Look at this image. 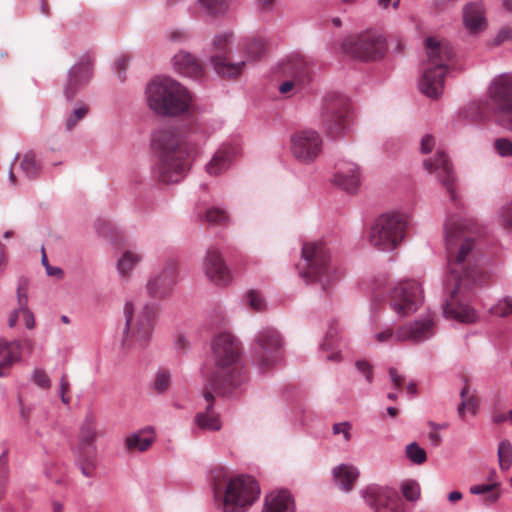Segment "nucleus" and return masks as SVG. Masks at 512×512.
<instances>
[{"mask_svg": "<svg viewBox=\"0 0 512 512\" xmlns=\"http://www.w3.org/2000/svg\"><path fill=\"white\" fill-rule=\"evenodd\" d=\"M480 227L472 218L450 214L445 224V245L448 257L450 297L443 306L447 318L474 323L476 310L469 304L473 289L483 282V275L473 263Z\"/></svg>", "mask_w": 512, "mask_h": 512, "instance_id": "nucleus-1", "label": "nucleus"}, {"mask_svg": "<svg viewBox=\"0 0 512 512\" xmlns=\"http://www.w3.org/2000/svg\"><path fill=\"white\" fill-rule=\"evenodd\" d=\"M153 143L158 153L157 178L164 183L179 182L198 153L196 136L184 129H164L154 135Z\"/></svg>", "mask_w": 512, "mask_h": 512, "instance_id": "nucleus-2", "label": "nucleus"}, {"mask_svg": "<svg viewBox=\"0 0 512 512\" xmlns=\"http://www.w3.org/2000/svg\"><path fill=\"white\" fill-rule=\"evenodd\" d=\"M212 352L215 370L209 375L207 384L223 395L229 394L243 381L241 343L230 332H222L213 339Z\"/></svg>", "mask_w": 512, "mask_h": 512, "instance_id": "nucleus-3", "label": "nucleus"}, {"mask_svg": "<svg viewBox=\"0 0 512 512\" xmlns=\"http://www.w3.org/2000/svg\"><path fill=\"white\" fill-rule=\"evenodd\" d=\"M149 107L158 115L190 114L193 108L188 90L171 78H156L147 86Z\"/></svg>", "mask_w": 512, "mask_h": 512, "instance_id": "nucleus-4", "label": "nucleus"}, {"mask_svg": "<svg viewBox=\"0 0 512 512\" xmlns=\"http://www.w3.org/2000/svg\"><path fill=\"white\" fill-rule=\"evenodd\" d=\"M425 46L428 66L423 71L420 89L427 97L437 99L443 92L444 77L454 51L447 41H439L434 37H428Z\"/></svg>", "mask_w": 512, "mask_h": 512, "instance_id": "nucleus-5", "label": "nucleus"}, {"mask_svg": "<svg viewBox=\"0 0 512 512\" xmlns=\"http://www.w3.org/2000/svg\"><path fill=\"white\" fill-rule=\"evenodd\" d=\"M299 269L302 277L320 283L324 290L339 278L336 267L331 263L329 251L322 242L304 244Z\"/></svg>", "mask_w": 512, "mask_h": 512, "instance_id": "nucleus-6", "label": "nucleus"}, {"mask_svg": "<svg viewBox=\"0 0 512 512\" xmlns=\"http://www.w3.org/2000/svg\"><path fill=\"white\" fill-rule=\"evenodd\" d=\"M126 328L122 345L126 349H141L151 339L155 323L156 310L154 306L145 305L136 310L132 302H127L124 307Z\"/></svg>", "mask_w": 512, "mask_h": 512, "instance_id": "nucleus-7", "label": "nucleus"}, {"mask_svg": "<svg viewBox=\"0 0 512 512\" xmlns=\"http://www.w3.org/2000/svg\"><path fill=\"white\" fill-rule=\"evenodd\" d=\"M408 224L407 215L384 213L377 217L369 230V243L379 251L394 250L403 241Z\"/></svg>", "mask_w": 512, "mask_h": 512, "instance_id": "nucleus-8", "label": "nucleus"}, {"mask_svg": "<svg viewBox=\"0 0 512 512\" xmlns=\"http://www.w3.org/2000/svg\"><path fill=\"white\" fill-rule=\"evenodd\" d=\"M387 49L385 38L375 30L350 35L341 44L343 53L361 61H377Z\"/></svg>", "mask_w": 512, "mask_h": 512, "instance_id": "nucleus-9", "label": "nucleus"}, {"mask_svg": "<svg viewBox=\"0 0 512 512\" xmlns=\"http://www.w3.org/2000/svg\"><path fill=\"white\" fill-rule=\"evenodd\" d=\"M260 493L257 482L250 476H238L229 480L222 502L223 512H245Z\"/></svg>", "mask_w": 512, "mask_h": 512, "instance_id": "nucleus-10", "label": "nucleus"}, {"mask_svg": "<svg viewBox=\"0 0 512 512\" xmlns=\"http://www.w3.org/2000/svg\"><path fill=\"white\" fill-rule=\"evenodd\" d=\"M349 102L340 94H329L324 99L322 124L332 137L344 133L348 127Z\"/></svg>", "mask_w": 512, "mask_h": 512, "instance_id": "nucleus-11", "label": "nucleus"}, {"mask_svg": "<svg viewBox=\"0 0 512 512\" xmlns=\"http://www.w3.org/2000/svg\"><path fill=\"white\" fill-rule=\"evenodd\" d=\"M290 151L298 162L311 164L323 151V139L317 131L312 129L297 131L291 136Z\"/></svg>", "mask_w": 512, "mask_h": 512, "instance_id": "nucleus-12", "label": "nucleus"}, {"mask_svg": "<svg viewBox=\"0 0 512 512\" xmlns=\"http://www.w3.org/2000/svg\"><path fill=\"white\" fill-rule=\"evenodd\" d=\"M423 299L421 285L414 280L398 283L391 292L390 306L400 316L414 313Z\"/></svg>", "mask_w": 512, "mask_h": 512, "instance_id": "nucleus-13", "label": "nucleus"}, {"mask_svg": "<svg viewBox=\"0 0 512 512\" xmlns=\"http://www.w3.org/2000/svg\"><path fill=\"white\" fill-rule=\"evenodd\" d=\"M282 348L279 333L270 327L260 330L254 339L253 353L261 369H268L276 362Z\"/></svg>", "mask_w": 512, "mask_h": 512, "instance_id": "nucleus-14", "label": "nucleus"}, {"mask_svg": "<svg viewBox=\"0 0 512 512\" xmlns=\"http://www.w3.org/2000/svg\"><path fill=\"white\" fill-rule=\"evenodd\" d=\"M433 326V320L431 318H427L425 320L404 325L400 327L396 333L393 332V329L388 328L377 333L376 339L380 343H385L392 339L399 342L411 341L417 343L430 338L434 334Z\"/></svg>", "mask_w": 512, "mask_h": 512, "instance_id": "nucleus-15", "label": "nucleus"}, {"mask_svg": "<svg viewBox=\"0 0 512 512\" xmlns=\"http://www.w3.org/2000/svg\"><path fill=\"white\" fill-rule=\"evenodd\" d=\"M231 34L225 33L215 37L213 48L215 53L211 56V63L218 75L223 78L233 79L242 73L245 65L244 61L232 62L227 56L226 51L230 43Z\"/></svg>", "mask_w": 512, "mask_h": 512, "instance_id": "nucleus-16", "label": "nucleus"}, {"mask_svg": "<svg viewBox=\"0 0 512 512\" xmlns=\"http://www.w3.org/2000/svg\"><path fill=\"white\" fill-rule=\"evenodd\" d=\"M365 503L375 512H404L403 503L396 490L377 485L363 491Z\"/></svg>", "mask_w": 512, "mask_h": 512, "instance_id": "nucleus-17", "label": "nucleus"}, {"mask_svg": "<svg viewBox=\"0 0 512 512\" xmlns=\"http://www.w3.org/2000/svg\"><path fill=\"white\" fill-rule=\"evenodd\" d=\"M495 110L505 117L507 127L512 130V77L502 76L489 89Z\"/></svg>", "mask_w": 512, "mask_h": 512, "instance_id": "nucleus-18", "label": "nucleus"}, {"mask_svg": "<svg viewBox=\"0 0 512 512\" xmlns=\"http://www.w3.org/2000/svg\"><path fill=\"white\" fill-rule=\"evenodd\" d=\"M178 264L174 259L167 260L162 269L151 277L146 285L148 294L152 298H164L173 289L177 282Z\"/></svg>", "mask_w": 512, "mask_h": 512, "instance_id": "nucleus-19", "label": "nucleus"}, {"mask_svg": "<svg viewBox=\"0 0 512 512\" xmlns=\"http://www.w3.org/2000/svg\"><path fill=\"white\" fill-rule=\"evenodd\" d=\"M280 71L285 76L293 79L283 82L279 86L281 94L286 95L294 88L303 86L309 77V68L306 61L301 56H292L280 64Z\"/></svg>", "mask_w": 512, "mask_h": 512, "instance_id": "nucleus-20", "label": "nucleus"}, {"mask_svg": "<svg viewBox=\"0 0 512 512\" xmlns=\"http://www.w3.org/2000/svg\"><path fill=\"white\" fill-rule=\"evenodd\" d=\"M423 166L429 173H436L438 179L450 194L451 199L456 201L455 177L446 154L443 151H438L434 158L424 160Z\"/></svg>", "mask_w": 512, "mask_h": 512, "instance_id": "nucleus-21", "label": "nucleus"}, {"mask_svg": "<svg viewBox=\"0 0 512 512\" xmlns=\"http://www.w3.org/2000/svg\"><path fill=\"white\" fill-rule=\"evenodd\" d=\"M203 269L207 278L218 286H225L231 281V273L221 252L217 248H209L203 261Z\"/></svg>", "mask_w": 512, "mask_h": 512, "instance_id": "nucleus-22", "label": "nucleus"}, {"mask_svg": "<svg viewBox=\"0 0 512 512\" xmlns=\"http://www.w3.org/2000/svg\"><path fill=\"white\" fill-rule=\"evenodd\" d=\"M92 65L93 60L90 56H84L70 69L64 87V94L68 100L72 99L88 83L92 76Z\"/></svg>", "mask_w": 512, "mask_h": 512, "instance_id": "nucleus-23", "label": "nucleus"}, {"mask_svg": "<svg viewBox=\"0 0 512 512\" xmlns=\"http://www.w3.org/2000/svg\"><path fill=\"white\" fill-rule=\"evenodd\" d=\"M333 183L349 193H355L361 184L359 166L348 160H340L335 165Z\"/></svg>", "mask_w": 512, "mask_h": 512, "instance_id": "nucleus-24", "label": "nucleus"}, {"mask_svg": "<svg viewBox=\"0 0 512 512\" xmlns=\"http://www.w3.org/2000/svg\"><path fill=\"white\" fill-rule=\"evenodd\" d=\"M214 393L222 395L211 388L209 384H206L203 390V398L206 403L205 409L204 411H199L195 416V422L202 430L218 431L222 426L220 416L214 410Z\"/></svg>", "mask_w": 512, "mask_h": 512, "instance_id": "nucleus-25", "label": "nucleus"}, {"mask_svg": "<svg viewBox=\"0 0 512 512\" xmlns=\"http://www.w3.org/2000/svg\"><path fill=\"white\" fill-rule=\"evenodd\" d=\"M22 360V343L18 339L0 338V377L9 375L10 368Z\"/></svg>", "mask_w": 512, "mask_h": 512, "instance_id": "nucleus-26", "label": "nucleus"}, {"mask_svg": "<svg viewBox=\"0 0 512 512\" xmlns=\"http://www.w3.org/2000/svg\"><path fill=\"white\" fill-rule=\"evenodd\" d=\"M174 68L182 75L193 79H202L205 75L203 64L191 53L180 51L173 58Z\"/></svg>", "mask_w": 512, "mask_h": 512, "instance_id": "nucleus-27", "label": "nucleus"}, {"mask_svg": "<svg viewBox=\"0 0 512 512\" xmlns=\"http://www.w3.org/2000/svg\"><path fill=\"white\" fill-rule=\"evenodd\" d=\"M99 435L95 416L86 415L79 430L77 453L97 451L95 441Z\"/></svg>", "mask_w": 512, "mask_h": 512, "instance_id": "nucleus-28", "label": "nucleus"}, {"mask_svg": "<svg viewBox=\"0 0 512 512\" xmlns=\"http://www.w3.org/2000/svg\"><path fill=\"white\" fill-rule=\"evenodd\" d=\"M463 21L471 33H479L486 28L485 8L482 2H470L463 8Z\"/></svg>", "mask_w": 512, "mask_h": 512, "instance_id": "nucleus-29", "label": "nucleus"}, {"mask_svg": "<svg viewBox=\"0 0 512 512\" xmlns=\"http://www.w3.org/2000/svg\"><path fill=\"white\" fill-rule=\"evenodd\" d=\"M294 501L287 490L271 492L265 500V512H294Z\"/></svg>", "mask_w": 512, "mask_h": 512, "instance_id": "nucleus-30", "label": "nucleus"}, {"mask_svg": "<svg viewBox=\"0 0 512 512\" xmlns=\"http://www.w3.org/2000/svg\"><path fill=\"white\" fill-rule=\"evenodd\" d=\"M234 157V149L231 146L220 147L212 159L206 165V171L211 176H217L226 171Z\"/></svg>", "mask_w": 512, "mask_h": 512, "instance_id": "nucleus-31", "label": "nucleus"}, {"mask_svg": "<svg viewBox=\"0 0 512 512\" xmlns=\"http://www.w3.org/2000/svg\"><path fill=\"white\" fill-rule=\"evenodd\" d=\"M333 476L336 484L342 490L348 492L352 490L359 476V471L352 465L341 464L333 469Z\"/></svg>", "mask_w": 512, "mask_h": 512, "instance_id": "nucleus-32", "label": "nucleus"}, {"mask_svg": "<svg viewBox=\"0 0 512 512\" xmlns=\"http://www.w3.org/2000/svg\"><path fill=\"white\" fill-rule=\"evenodd\" d=\"M154 430L151 427L141 430L126 438V447L129 451L144 452L150 448L154 442Z\"/></svg>", "mask_w": 512, "mask_h": 512, "instance_id": "nucleus-33", "label": "nucleus"}, {"mask_svg": "<svg viewBox=\"0 0 512 512\" xmlns=\"http://www.w3.org/2000/svg\"><path fill=\"white\" fill-rule=\"evenodd\" d=\"M17 304L20 305V310H22V317L26 328L29 330L34 329L36 326V321L33 312L28 307V293L26 281H23L18 285Z\"/></svg>", "mask_w": 512, "mask_h": 512, "instance_id": "nucleus-34", "label": "nucleus"}, {"mask_svg": "<svg viewBox=\"0 0 512 512\" xmlns=\"http://www.w3.org/2000/svg\"><path fill=\"white\" fill-rule=\"evenodd\" d=\"M460 398L461 402L457 408L459 417L464 420L466 411L475 415L477 413L479 401L474 393H470V386L467 381L461 389Z\"/></svg>", "mask_w": 512, "mask_h": 512, "instance_id": "nucleus-35", "label": "nucleus"}, {"mask_svg": "<svg viewBox=\"0 0 512 512\" xmlns=\"http://www.w3.org/2000/svg\"><path fill=\"white\" fill-rule=\"evenodd\" d=\"M498 482L491 484L473 485L469 488V491L473 495H485L483 498V504L490 506L496 503L500 498V492L497 491L499 487Z\"/></svg>", "mask_w": 512, "mask_h": 512, "instance_id": "nucleus-36", "label": "nucleus"}, {"mask_svg": "<svg viewBox=\"0 0 512 512\" xmlns=\"http://www.w3.org/2000/svg\"><path fill=\"white\" fill-rule=\"evenodd\" d=\"M141 259V254L132 250H126L118 260V271L122 276H128Z\"/></svg>", "mask_w": 512, "mask_h": 512, "instance_id": "nucleus-37", "label": "nucleus"}, {"mask_svg": "<svg viewBox=\"0 0 512 512\" xmlns=\"http://www.w3.org/2000/svg\"><path fill=\"white\" fill-rule=\"evenodd\" d=\"M96 454L97 451H93L91 453L88 452H78V461L80 464V469L86 477H93L96 471Z\"/></svg>", "mask_w": 512, "mask_h": 512, "instance_id": "nucleus-38", "label": "nucleus"}, {"mask_svg": "<svg viewBox=\"0 0 512 512\" xmlns=\"http://www.w3.org/2000/svg\"><path fill=\"white\" fill-rule=\"evenodd\" d=\"M231 0H198L200 7L209 15L219 16L226 13Z\"/></svg>", "mask_w": 512, "mask_h": 512, "instance_id": "nucleus-39", "label": "nucleus"}, {"mask_svg": "<svg viewBox=\"0 0 512 512\" xmlns=\"http://www.w3.org/2000/svg\"><path fill=\"white\" fill-rule=\"evenodd\" d=\"M498 460L502 470H508L512 465V445L506 439L499 442Z\"/></svg>", "mask_w": 512, "mask_h": 512, "instance_id": "nucleus-40", "label": "nucleus"}, {"mask_svg": "<svg viewBox=\"0 0 512 512\" xmlns=\"http://www.w3.org/2000/svg\"><path fill=\"white\" fill-rule=\"evenodd\" d=\"M245 51L249 58H260L266 51V42L263 38H252L245 44Z\"/></svg>", "mask_w": 512, "mask_h": 512, "instance_id": "nucleus-41", "label": "nucleus"}, {"mask_svg": "<svg viewBox=\"0 0 512 512\" xmlns=\"http://www.w3.org/2000/svg\"><path fill=\"white\" fill-rule=\"evenodd\" d=\"M20 168L28 178H35L39 171V165L32 152L26 153L21 162Z\"/></svg>", "mask_w": 512, "mask_h": 512, "instance_id": "nucleus-42", "label": "nucleus"}, {"mask_svg": "<svg viewBox=\"0 0 512 512\" xmlns=\"http://www.w3.org/2000/svg\"><path fill=\"white\" fill-rule=\"evenodd\" d=\"M203 218L205 221L211 225H224L228 221V215L225 210L220 208H210L208 209Z\"/></svg>", "mask_w": 512, "mask_h": 512, "instance_id": "nucleus-43", "label": "nucleus"}, {"mask_svg": "<svg viewBox=\"0 0 512 512\" xmlns=\"http://www.w3.org/2000/svg\"><path fill=\"white\" fill-rule=\"evenodd\" d=\"M490 314L497 317H507L512 314V297L500 299L489 310Z\"/></svg>", "mask_w": 512, "mask_h": 512, "instance_id": "nucleus-44", "label": "nucleus"}, {"mask_svg": "<svg viewBox=\"0 0 512 512\" xmlns=\"http://www.w3.org/2000/svg\"><path fill=\"white\" fill-rule=\"evenodd\" d=\"M407 458L415 464H423L427 460L426 452L417 443L413 442L406 446Z\"/></svg>", "mask_w": 512, "mask_h": 512, "instance_id": "nucleus-45", "label": "nucleus"}, {"mask_svg": "<svg viewBox=\"0 0 512 512\" xmlns=\"http://www.w3.org/2000/svg\"><path fill=\"white\" fill-rule=\"evenodd\" d=\"M171 377L168 371L159 370L153 381V390L156 393H164L170 386Z\"/></svg>", "mask_w": 512, "mask_h": 512, "instance_id": "nucleus-46", "label": "nucleus"}, {"mask_svg": "<svg viewBox=\"0 0 512 512\" xmlns=\"http://www.w3.org/2000/svg\"><path fill=\"white\" fill-rule=\"evenodd\" d=\"M89 107L85 104L75 108L66 120V129L72 130L79 121H81L88 113Z\"/></svg>", "mask_w": 512, "mask_h": 512, "instance_id": "nucleus-47", "label": "nucleus"}, {"mask_svg": "<svg viewBox=\"0 0 512 512\" xmlns=\"http://www.w3.org/2000/svg\"><path fill=\"white\" fill-rule=\"evenodd\" d=\"M500 225L508 233L512 234V202L504 205L499 211Z\"/></svg>", "mask_w": 512, "mask_h": 512, "instance_id": "nucleus-48", "label": "nucleus"}, {"mask_svg": "<svg viewBox=\"0 0 512 512\" xmlns=\"http://www.w3.org/2000/svg\"><path fill=\"white\" fill-rule=\"evenodd\" d=\"M338 334H339L338 325L336 323H333L329 327L328 331L326 332L324 341H323V343L321 345L322 349L323 350H330V349H332L336 345V343H337Z\"/></svg>", "mask_w": 512, "mask_h": 512, "instance_id": "nucleus-49", "label": "nucleus"}, {"mask_svg": "<svg viewBox=\"0 0 512 512\" xmlns=\"http://www.w3.org/2000/svg\"><path fill=\"white\" fill-rule=\"evenodd\" d=\"M246 298L251 309L262 311L265 308V301L260 292L250 290L247 292Z\"/></svg>", "mask_w": 512, "mask_h": 512, "instance_id": "nucleus-50", "label": "nucleus"}, {"mask_svg": "<svg viewBox=\"0 0 512 512\" xmlns=\"http://www.w3.org/2000/svg\"><path fill=\"white\" fill-rule=\"evenodd\" d=\"M32 381L42 389H49L51 387V380L45 370L37 368L32 373Z\"/></svg>", "mask_w": 512, "mask_h": 512, "instance_id": "nucleus-51", "label": "nucleus"}, {"mask_svg": "<svg viewBox=\"0 0 512 512\" xmlns=\"http://www.w3.org/2000/svg\"><path fill=\"white\" fill-rule=\"evenodd\" d=\"M404 497L409 501H415L420 496L419 485L414 481H407L402 486Z\"/></svg>", "mask_w": 512, "mask_h": 512, "instance_id": "nucleus-52", "label": "nucleus"}, {"mask_svg": "<svg viewBox=\"0 0 512 512\" xmlns=\"http://www.w3.org/2000/svg\"><path fill=\"white\" fill-rule=\"evenodd\" d=\"M494 146L499 155L503 157L512 156V142L508 139H497Z\"/></svg>", "mask_w": 512, "mask_h": 512, "instance_id": "nucleus-53", "label": "nucleus"}, {"mask_svg": "<svg viewBox=\"0 0 512 512\" xmlns=\"http://www.w3.org/2000/svg\"><path fill=\"white\" fill-rule=\"evenodd\" d=\"M351 424L348 422L336 423L333 425V433L335 435L342 434L344 440L349 442L351 440Z\"/></svg>", "mask_w": 512, "mask_h": 512, "instance_id": "nucleus-54", "label": "nucleus"}, {"mask_svg": "<svg viewBox=\"0 0 512 512\" xmlns=\"http://www.w3.org/2000/svg\"><path fill=\"white\" fill-rule=\"evenodd\" d=\"M7 458L5 455L0 456V500L5 493Z\"/></svg>", "mask_w": 512, "mask_h": 512, "instance_id": "nucleus-55", "label": "nucleus"}, {"mask_svg": "<svg viewBox=\"0 0 512 512\" xmlns=\"http://www.w3.org/2000/svg\"><path fill=\"white\" fill-rule=\"evenodd\" d=\"M356 368L358 369L359 372H361L366 377V380L369 383L372 382L373 371H372L371 365L368 362H366L364 360L357 361Z\"/></svg>", "mask_w": 512, "mask_h": 512, "instance_id": "nucleus-56", "label": "nucleus"}, {"mask_svg": "<svg viewBox=\"0 0 512 512\" xmlns=\"http://www.w3.org/2000/svg\"><path fill=\"white\" fill-rule=\"evenodd\" d=\"M70 384L66 375H63L60 379V397L64 404H68L70 398L67 396L69 392Z\"/></svg>", "mask_w": 512, "mask_h": 512, "instance_id": "nucleus-57", "label": "nucleus"}, {"mask_svg": "<svg viewBox=\"0 0 512 512\" xmlns=\"http://www.w3.org/2000/svg\"><path fill=\"white\" fill-rule=\"evenodd\" d=\"M389 375L393 383V386L396 389H400L404 384V377L398 373L397 369L392 367L389 369Z\"/></svg>", "mask_w": 512, "mask_h": 512, "instance_id": "nucleus-58", "label": "nucleus"}, {"mask_svg": "<svg viewBox=\"0 0 512 512\" xmlns=\"http://www.w3.org/2000/svg\"><path fill=\"white\" fill-rule=\"evenodd\" d=\"M434 145H435L434 137L431 135H425L421 140V152L424 154L431 152Z\"/></svg>", "mask_w": 512, "mask_h": 512, "instance_id": "nucleus-59", "label": "nucleus"}, {"mask_svg": "<svg viewBox=\"0 0 512 512\" xmlns=\"http://www.w3.org/2000/svg\"><path fill=\"white\" fill-rule=\"evenodd\" d=\"M20 315H22V310H20V305L17 304V308L13 309L8 315L7 325L9 328H14L17 325Z\"/></svg>", "mask_w": 512, "mask_h": 512, "instance_id": "nucleus-60", "label": "nucleus"}, {"mask_svg": "<svg viewBox=\"0 0 512 512\" xmlns=\"http://www.w3.org/2000/svg\"><path fill=\"white\" fill-rule=\"evenodd\" d=\"M129 59L127 57H121L117 60L116 66H117V72L118 76L121 80H124L125 77L122 76V73L126 70L128 66Z\"/></svg>", "mask_w": 512, "mask_h": 512, "instance_id": "nucleus-61", "label": "nucleus"}, {"mask_svg": "<svg viewBox=\"0 0 512 512\" xmlns=\"http://www.w3.org/2000/svg\"><path fill=\"white\" fill-rule=\"evenodd\" d=\"M22 343V350L25 349L29 354H32L35 348V342L31 338H24L20 340Z\"/></svg>", "mask_w": 512, "mask_h": 512, "instance_id": "nucleus-62", "label": "nucleus"}, {"mask_svg": "<svg viewBox=\"0 0 512 512\" xmlns=\"http://www.w3.org/2000/svg\"><path fill=\"white\" fill-rule=\"evenodd\" d=\"M492 421L495 424H501L505 421H508V413L495 411L492 416Z\"/></svg>", "mask_w": 512, "mask_h": 512, "instance_id": "nucleus-63", "label": "nucleus"}, {"mask_svg": "<svg viewBox=\"0 0 512 512\" xmlns=\"http://www.w3.org/2000/svg\"><path fill=\"white\" fill-rule=\"evenodd\" d=\"M428 439L434 446H439L442 442L441 435L437 431H431L428 434Z\"/></svg>", "mask_w": 512, "mask_h": 512, "instance_id": "nucleus-64", "label": "nucleus"}]
</instances>
